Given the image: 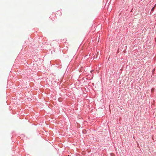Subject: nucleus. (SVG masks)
<instances>
[{"label":"nucleus","mask_w":156,"mask_h":156,"mask_svg":"<svg viewBox=\"0 0 156 156\" xmlns=\"http://www.w3.org/2000/svg\"><path fill=\"white\" fill-rule=\"evenodd\" d=\"M155 6H156V4L155 5V6L154 7H155Z\"/></svg>","instance_id":"obj_4"},{"label":"nucleus","mask_w":156,"mask_h":156,"mask_svg":"<svg viewBox=\"0 0 156 156\" xmlns=\"http://www.w3.org/2000/svg\"><path fill=\"white\" fill-rule=\"evenodd\" d=\"M154 9V7H153L151 9V11H153Z\"/></svg>","instance_id":"obj_1"},{"label":"nucleus","mask_w":156,"mask_h":156,"mask_svg":"<svg viewBox=\"0 0 156 156\" xmlns=\"http://www.w3.org/2000/svg\"><path fill=\"white\" fill-rule=\"evenodd\" d=\"M111 156H114V154H113V153H111Z\"/></svg>","instance_id":"obj_3"},{"label":"nucleus","mask_w":156,"mask_h":156,"mask_svg":"<svg viewBox=\"0 0 156 156\" xmlns=\"http://www.w3.org/2000/svg\"><path fill=\"white\" fill-rule=\"evenodd\" d=\"M154 90V89L153 88L151 89V91L152 92H153Z\"/></svg>","instance_id":"obj_2"}]
</instances>
